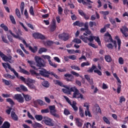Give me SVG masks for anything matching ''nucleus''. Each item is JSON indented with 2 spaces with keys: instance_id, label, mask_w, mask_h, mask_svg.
I'll return each mask as SVG.
<instances>
[{
  "instance_id": "obj_1",
  "label": "nucleus",
  "mask_w": 128,
  "mask_h": 128,
  "mask_svg": "<svg viewBox=\"0 0 128 128\" xmlns=\"http://www.w3.org/2000/svg\"><path fill=\"white\" fill-rule=\"evenodd\" d=\"M30 72L32 74V76H36V78L38 80H44V78L40 77L44 76V78H50V76H54L58 80V76L54 72H50V71L46 70L44 68H42L39 70V73L36 72L34 70H30Z\"/></svg>"
},
{
  "instance_id": "obj_2",
  "label": "nucleus",
  "mask_w": 128,
  "mask_h": 128,
  "mask_svg": "<svg viewBox=\"0 0 128 128\" xmlns=\"http://www.w3.org/2000/svg\"><path fill=\"white\" fill-rule=\"evenodd\" d=\"M80 38L84 42H85V44H88V42H92L94 40L96 42H98V44H100V40L98 36L96 37V36H90L88 38V36H80Z\"/></svg>"
},
{
  "instance_id": "obj_3",
  "label": "nucleus",
  "mask_w": 128,
  "mask_h": 128,
  "mask_svg": "<svg viewBox=\"0 0 128 128\" xmlns=\"http://www.w3.org/2000/svg\"><path fill=\"white\" fill-rule=\"evenodd\" d=\"M104 40L106 42H112L114 45V48L116 49L118 48V44H116V41L112 39V35L110 34L108 32H107L104 34Z\"/></svg>"
},
{
  "instance_id": "obj_4",
  "label": "nucleus",
  "mask_w": 128,
  "mask_h": 128,
  "mask_svg": "<svg viewBox=\"0 0 128 128\" xmlns=\"http://www.w3.org/2000/svg\"><path fill=\"white\" fill-rule=\"evenodd\" d=\"M0 56L4 60V62H10V64H14V60H12V56L10 55L8 56H6V55L4 54L2 51L0 50Z\"/></svg>"
},
{
  "instance_id": "obj_5",
  "label": "nucleus",
  "mask_w": 128,
  "mask_h": 128,
  "mask_svg": "<svg viewBox=\"0 0 128 128\" xmlns=\"http://www.w3.org/2000/svg\"><path fill=\"white\" fill-rule=\"evenodd\" d=\"M34 58L36 62L37 66L38 68H44V66L45 64L44 59L38 56H35Z\"/></svg>"
},
{
  "instance_id": "obj_6",
  "label": "nucleus",
  "mask_w": 128,
  "mask_h": 128,
  "mask_svg": "<svg viewBox=\"0 0 128 128\" xmlns=\"http://www.w3.org/2000/svg\"><path fill=\"white\" fill-rule=\"evenodd\" d=\"M64 98H65V100H66L67 102H68V104H69L72 106L74 112H78V106H76V101H73L72 104V102H70V100L68 97L66 96H64Z\"/></svg>"
},
{
  "instance_id": "obj_7",
  "label": "nucleus",
  "mask_w": 128,
  "mask_h": 128,
  "mask_svg": "<svg viewBox=\"0 0 128 128\" xmlns=\"http://www.w3.org/2000/svg\"><path fill=\"white\" fill-rule=\"evenodd\" d=\"M35 82H36L35 80L28 78L27 79L26 84V86H28L29 88H30L31 90H36V86L34 84Z\"/></svg>"
},
{
  "instance_id": "obj_8",
  "label": "nucleus",
  "mask_w": 128,
  "mask_h": 128,
  "mask_svg": "<svg viewBox=\"0 0 128 128\" xmlns=\"http://www.w3.org/2000/svg\"><path fill=\"white\" fill-rule=\"evenodd\" d=\"M44 122L46 124V126H54V120L48 116L44 117Z\"/></svg>"
},
{
  "instance_id": "obj_9",
  "label": "nucleus",
  "mask_w": 128,
  "mask_h": 128,
  "mask_svg": "<svg viewBox=\"0 0 128 128\" xmlns=\"http://www.w3.org/2000/svg\"><path fill=\"white\" fill-rule=\"evenodd\" d=\"M94 72H95V74H97L98 76H102V73L100 70L97 69L96 66L94 64L92 65V66L88 70V72H94Z\"/></svg>"
},
{
  "instance_id": "obj_10",
  "label": "nucleus",
  "mask_w": 128,
  "mask_h": 128,
  "mask_svg": "<svg viewBox=\"0 0 128 128\" xmlns=\"http://www.w3.org/2000/svg\"><path fill=\"white\" fill-rule=\"evenodd\" d=\"M58 38L64 40V42H66L70 40V35L68 33L63 32L58 35Z\"/></svg>"
},
{
  "instance_id": "obj_11",
  "label": "nucleus",
  "mask_w": 128,
  "mask_h": 128,
  "mask_svg": "<svg viewBox=\"0 0 128 128\" xmlns=\"http://www.w3.org/2000/svg\"><path fill=\"white\" fill-rule=\"evenodd\" d=\"M72 98H81V100H84V95L80 94V91L78 88H76L75 91L73 94Z\"/></svg>"
},
{
  "instance_id": "obj_12",
  "label": "nucleus",
  "mask_w": 128,
  "mask_h": 128,
  "mask_svg": "<svg viewBox=\"0 0 128 128\" xmlns=\"http://www.w3.org/2000/svg\"><path fill=\"white\" fill-rule=\"evenodd\" d=\"M84 108H86V110H85V116H88L89 118H92V114H90V105L88 103L86 102L84 104Z\"/></svg>"
},
{
  "instance_id": "obj_13",
  "label": "nucleus",
  "mask_w": 128,
  "mask_h": 128,
  "mask_svg": "<svg viewBox=\"0 0 128 128\" xmlns=\"http://www.w3.org/2000/svg\"><path fill=\"white\" fill-rule=\"evenodd\" d=\"M14 98L18 102H20V104H22L24 102V98L22 96V94H15Z\"/></svg>"
},
{
  "instance_id": "obj_14",
  "label": "nucleus",
  "mask_w": 128,
  "mask_h": 128,
  "mask_svg": "<svg viewBox=\"0 0 128 128\" xmlns=\"http://www.w3.org/2000/svg\"><path fill=\"white\" fill-rule=\"evenodd\" d=\"M33 38H38V40H42L46 38V36L42 35V34L40 33H34L32 34Z\"/></svg>"
},
{
  "instance_id": "obj_15",
  "label": "nucleus",
  "mask_w": 128,
  "mask_h": 128,
  "mask_svg": "<svg viewBox=\"0 0 128 128\" xmlns=\"http://www.w3.org/2000/svg\"><path fill=\"white\" fill-rule=\"evenodd\" d=\"M27 62H28L31 68H33L34 70L36 72H38V74L40 73V70H42V68H36L34 66H33V64H34V62L33 60H27Z\"/></svg>"
},
{
  "instance_id": "obj_16",
  "label": "nucleus",
  "mask_w": 128,
  "mask_h": 128,
  "mask_svg": "<svg viewBox=\"0 0 128 128\" xmlns=\"http://www.w3.org/2000/svg\"><path fill=\"white\" fill-rule=\"evenodd\" d=\"M78 12L79 14H80V16H82L83 18H84V20H90V16L84 13V11L82 10H78Z\"/></svg>"
},
{
  "instance_id": "obj_17",
  "label": "nucleus",
  "mask_w": 128,
  "mask_h": 128,
  "mask_svg": "<svg viewBox=\"0 0 128 128\" xmlns=\"http://www.w3.org/2000/svg\"><path fill=\"white\" fill-rule=\"evenodd\" d=\"M64 76L66 78V82H72V80H74V76H72V74H66L64 75Z\"/></svg>"
},
{
  "instance_id": "obj_18",
  "label": "nucleus",
  "mask_w": 128,
  "mask_h": 128,
  "mask_svg": "<svg viewBox=\"0 0 128 128\" xmlns=\"http://www.w3.org/2000/svg\"><path fill=\"white\" fill-rule=\"evenodd\" d=\"M56 30V21H52V24L50 26V32H54Z\"/></svg>"
},
{
  "instance_id": "obj_19",
  "label": "nucleus",
  "mask_w": 128,
  "mask_h": 128,
  "mask_svg": "<svg viewBox=\"0 0 128 128\" xmlns=\"http://www.w3.org/2000/svg\"><path fill=\"white\" fill-rule=\"evenodd\" d=\"M8 32H10V34L12 35V36H13L14 38H18V40H22V37L20 36V35H16L14 34L12 32V30H9Z\"/></svg>"
},
{
  "instance_id": "obj_20",
  "label": "nucleus",
  "mask_w": 128,
  "mask_h": 128,
  "mask_svg": "<svg viewBox=\"0 0 128 128\" xmlns=\"http://www.w3.org/2000/svg\"><path fill=\"white\" fill-rule=\"evenodd\" d=\"M115 38L117 40V44H118V50H120V46H122V40L118 36H116Z\"/></svg>"
},
{
  "instance_id": "obj_21",
  "label": "nucleus",
  "mask_w": 128,
  "mask_h": 128,
  "mask_svg": "<svg viewBox=\"0 0 128 128\" xmlns=\"http://www.w3.org/2000/svg\"><path fill=\"white\" fill-rule=\"evenodd\" d=\"M19 68L20 70V72L24 74H26L27 76H30V72L22 68V66H19Z\"/></svg>"
},
{
  "instance_id": "obj_22",
  "label": "nucleus",
  "mask_w": 128,
  "mask_h": 128,
  "mask_svg": "<svg viewBox=\"0 0 128 128\" xmlns=\"http://www.w3.org/2000/svg\"><path fill=\"white\" fill-rule=\"evenodd\" d=\"M11 117L12 118V120H18V115L16 114V112H11Z\"/></svg>"
},
{
  "instance_id": "obj_23",
  "label": "nucleus",
  "mask_w": 128,
  "mask_h": 128,
  "mask_svg": "<svg viewBox=\"0 0 128 128\" xmlns=\"http://www.w3.org/2000/svg\"><path fill=\"white\" fill-rule=\"evenodd\" d=\"M84 78L90 84H94V81L92 80H92H90V75L86 74L84 75Z\"/></svg>"
},
{
  "instance_id": "obj_24",
  "label": "nucleus",
  "mask_w": 128,
  "mask_h": 128,
  "mask_svg": "<svg viewBox=\"0 0 128 128\" xmlns=\"http://www.w3.org/2000/svg\"><path fill=\"white\" fill-rule=\"evenodd\" d=\"M10 128V123L8 121H5L2 125L1 128Z\"/></svg>"
},
{
  "instance_id": "obj_25",
  "label": "nucleus",
  "mask_w": 128,
  "mask_h": 128,
  "mask_svg": "<svg viewBox=\"0 0 128 128\" xmlns=\"http://www.w3.org/2000/svg\"><path fill=\"white\" fill-rule=\"evenodd\" d=\"M80 119L78 118H76V124L78 128H82V122H80Z\"/></svg>"
},
{
  "instance_id": "obj_26",
  "label": "nucleus",
  "mask_w": 128,
  "mask_h": 128,
  "mask_svg": "<svg viewBox=\"0 0 128 128\" xmlns=\"http://www.w3.org/2000/svg\"><path fill=\"white\" fill-rule=\"evenodd\" d=\"M74 26H84V23L83 22H80L78 20L75 22L74 24H73Z\"/></svg>"
},
{
  "instance_id": "obj_27",
  "label": "nucleus",
  "mask_w": 128,
  "mask_h": 128,
  "mask_svg": "<svg viewBox=\"0 0 128 128\" xmlns=\"http://www.w3.org/2000/svg\"><path fill=\"white\" fill-rule=\"evenodd\" d=\"M22 96L25 98V100L26 102H30V100H32V96H30L29 94H22Z\"/></svg>"
},
{
  "instance_id": "obj_28",
  "label": "nucleus",
  "mask_w": 128,
  "mask_h": 128,
  "mask_svg": "<svg viewBox=\"0 0 128 128\" xmlns=\"http://www.w3.org/2000/svg\"><path fill=\"white\" fill-rule=\"evenodd\" d=\"M4 78H6L7 80H8V78H10L11 80H14L16 78L14 76H12L8 74H4Z\"/></svg>"
},
{
  "instance_id": "obj_29",
  "label": "nucleus",
  "mask_w": 128,
  "mask_h": 128,
  "mask_svg": "<svg viewBox=\"0 0 128 128\" xmlns=\"http://www.w3.org/2000/svg\"><path fill=\"white\" fill-rule=\"evenodd\" d=\"M105 60L107 62H112V57L110 55H106L104 56Z\"/></svg>"
},
{
  "instance_id": "obj_30",
  "label": "nucleus",
  "mask_w": 128,
  "mask_h": 128,
  "mask_svg": "<svg viewBox=\"0 0 128 128\" xmlns=\"http://www.w3.org/2000/svg\"><path fill=\"white\" fill-rule=\"evenodd\" d=\"M34 128H42V125L38 122H35L34 124H32Z\"/></svg>"
},
{
  "instance_id": "obj_31",
  "label": "nucleus",
  "mask_w": 128,
  "mask_h": 128,
  "mask_svg": "<svg viewBox=\"0 0 128 128\" xmlns=\"http://www.w3.org/2000/svg\"><path fill=\"white\" fill-rule=\"evenodd\" d=\"M79 114L80 118H84V112L82 108H79Z\"/></svg>"
},
{
  "instance_id": "obj_32",
  "label": "nucleus",
  "mask_w": 128,
  "mask_h": 128,
  "mask_svg": "<svg viewBox=\"0 0 128 128\" xmlns=\"http://www.w3.org/2000/svg\"><path fill=\"white\" fill-rule=\"evenodd\" d=\"M34 118L36 120H38V122L42 120V118H44V117L42 115H36L34 116Z\"/></svg>"
},
{
  "instance_id": "obj_33",
  "label": "nucleus",
  "mask_w": 128,
  "mask_h": 128,
  "mask_svg": "<svg viewBox=\"0 0 128 128\" xmlns=\"http://www.w3.org/2000/svg\"><path fill=\"white\" fill-rule=\"evenodd\" d=\"M2 82H4L6 86H10V84H12V82L10 80H8L6 79L2 78Z\"/></svg>"
},
{
  "instance_id": "obj_34",
  "label": "nucleus",
  "mask_w": 128,
  "mask_h": 128,
  "mask_svg": "<svg viewBox=\"0 0 128 128\" xmlns=\"http://www.w3.org/2000/svg\"><path fill=\"white\" fill-rule=\"evenodd\" d=\"M10 20L12 22L13 24H16V20L14 19V17L13 16L10 15Z\"/></svg>"
},
{
  "instance_id": "obj_35",
  "label": "nucleus",
  "mask_w": 128,
  "mask_h": 128,
  "mask_svg": "<svg viewBox=\"0 0 128 128\" xmlns=\"http://www.w3.org/2000/svg\"><path fill=\"white\" fill-rule=\"evenodd\" d=\"M48 51V50L44 48H40L38 50V54H42V52H46Z\"/></svg>"
},
{
  "instance_id": "obj_36",
  "label": "nucleus",
  "mask_w": 128,
  "mask_h": 128,
  "mask_svg": "<svg viewBox=\"0 0 128 128\" xmlns=\"http://www.w3.org/2000/svg\"><path fill=\"white\" fill-rule=\"evenodd\" d=\"M18 78V80H21L22 82H23L25 83L26 84V82H28V79H26L24 76H20L19 78Z\"/></svg>"
},
{
  "instance_id": "obj_37",
  "label": "nucleus",
  "mask_w": 128,
  "mask_h": 128,
  "mask_svg": "<svg viewBox=\"0 0 128 128\" xmlns=\"http://www.w3.org/2000/svg\"><path fill=\"white\" fill-rule=\"evenodd\" d=\"M6 102H9L11 106H14V102L12 100V99L10 98H7L6 100Z\"/></svg>"
},
{
  "instance_id": "obj_38",
  "label": "nucleus",
  "mask_w": 128,
  "mask_h": 128,
  "mask_svg": "<svg viewBox=\"0 0 128 128\" xmlns=\"http://www.w3.org/2000/svg\"><path fill=\"white\" fill-rule=\"evenodd\" d=\"M85 32L86 33H84L83 35H82L84 36H88V34H92V31L89 28L86 29Z\"/></svg>"
},
{
  "instance_id": "obj_39",
  "label": "nucleus",
  "mask_w": 128,
  "mask_h": 128,
  "mask_svg": "<svg viewBox=\"0 0 128 128\" xmlns=\"http://www.w3.org/2000/svg\"><path fill=\"white\" fill-rule=\"evenodd\" d=\"M42 85L45 88H49L50 87V83L48 81H44L42 82Z\"/></svg>"
},
{
  "instance_id": "obj_40",
  "label": "nucleus",
  "mask_w": 128,
  "mask_h": 128,
  "mask_svg": "<svg viewBox=\"0 0 128 128\" xmlns=\"http://www.w3.org/2000/svg\"><path fill=\"white\" fill-rule=\"evenodd\" d=\"M70 68L72 70H80V66L76 65H72L70 66Z\"/></svg>"
},
{
  "instance_id": "obj_41",
  "label": "nucleus",
  "mask_w": 128,
  "mask_h": 128,
  "mask_svg": "<svg viewBox=\"0 0 128 128\" xmlns=\"http://www.w3.org/2000/svg\"><path fill=\"white\" fill-rule=\"evenodd\" d=\"M102 120L104 122H106V124H110V120H108V118L104 116L102 118Z\"/></svg>"
},
{
  "instance_id": "obj_42",
  "label": "nucleus",
  "mask_w": 128,
  "mask_h": 128,
  "mask_svg": "<svg viewBox=\"0 0 128 128\" xmlns=\"http://www.w3.org/2000/svg\"><path fill=\"white\" fill-rule=\"evenodd\" d=\"M113 76H114V78H116V80H117L118 82L120 84H122V81H120V78H118V75L116 74V73H114L113 74Z\"/></svg>"
},
{
  "instance_id": "obj_43",
  "label": "nucleus",
  "mask_w": 128,
  "mask_h": 128,
  "mask_svg": "<svg viewBox=\"0 0 128 128\" xmlns=\"http://www.w3.org/2000/svg\"><path fill=\"white\" fill-rule=\"evenodd\" d=\"M20 8L21 12H24V2H21Z\"/></svg>"
},
{
  "instance_id": "obj_44",
  "label": "nucleus",
  "mask_w": 128,
  "mask_h": 128,
  "mask_svg": "<svg viewBox=\"0 0 128 128\" xmlns=\"http://www.w3.org/2000/svg\"><path fill=\"white\" fill-rule=\"evenodd\" d=\"M1 38L4 42H5V44H8V39H6V36H4V35H2Z\"/></svg>"
},
{
  "instance_id": "obj_45",
  "label": "nucleus",
  "mask_w": 128,
  "mask_h": 128,
  "mask_svg": "<svg viewBox=\"0 0 128 128\" xmlns=\"http://www.w3.org/2000/svg\"><path fill=\"white\" fill-rule=\"evenodd\" d=\"M28 48L30 50H31V52L34 53L36 52V49L38 48L37 47L35 46V49H34V48H32V46H28Z\"/></svg>"
},
{
  "instance_id": "obj_46",
  "label": "nucleus",
  "mask_w": 128,
  "mask_h": 128,
  "mask_svg": "<svg viewBox=\"0 0 128 128\" xmlns=\"http://www.w3.org/2000/svg\"><path fill=\"white\" fill-rule=\"evenodd\" d=\"M16 52L18 54H20V56H22V58H24V52H22V50H20V49L17 50Z\"/></svg>"
},
{
  "instance_id": "obj_47",
  "label": "nucleus",
  "mask_w": 128,
  "mask_h": 128,
  "mask_svg": "<svg viewBox=\"0 0 128 128\" xmlns=\"http://www.w3.org/2000/svg\"><path fill=\"white\" fill-rule=\"evenodd\" d=\"M16 14L17 16H18V18H21L20 12V10L18 8L16 9Z\"/></svg>"
},
{
  "instance_id": "obj_48",
  "label": "nucleus",
  "mask_w": 128,
  "mask_h": 128,
  "mask_svg": "<svg viewBox=\"0 0 128 128\" xmlns=\"http://www.w3.org/2000/svg\"><path fill=\"white\" fill-rule=\"evenodd\" d=\"M20 88H21V90H23V92H28V88H26V86L21 84L20 85Z\"/></svg>"
},
{
  "instance_id": "obj_49",
  "label": "nucleus",
  "mask_w": 128,
  "mask_h": 128,
  "mask_svg": "<svg viewBox=\"0 0 128 128\" xmlns=\"http://www.w3.org/2000/svg\"><path fill=\"white\" fill-rule=\"evenodd\" d=\"M102 16H108L110 14V12L108 11H101L100 12Z\"/></svg>"
},
{
  "instance_id": "obj_50",
  "label": "nucleus",
  "mask_w": 128,
  "mask_h": 128,
  "mask_svg": "<svg viewBox=\"0 0 128 128\" xmlns=\"http://www.w3.org/2000/svg\"><path fill=\"white\" fill-rule=\"evenodd\" d=\"M124 60L122 57H120L118 58V63L120 64H124Z\"/></svg>"
},
{
  "instance_id": "obj_51",
  "label": "nucleus",
  "mask_w": 128,
  "mask_h": 128,
  "mask_svg": "<svg viewBox=\"0 0 128 128\" xmlns=\"http://www.w3.org/2000/svg\"><path fill=\"white\" fill-rule=\"evenodd\" d=\"M70 60H76V55H71L68 56Z\"/></svg>"
},
{
  "instance_id": "obj_52",
  "label": "nucleus",
  "mask_w": 128,
  "mask_h": 128,
  "mask_svg": "<svg viewBox=\"0 0 128 128\" xmlns=\"http://www.w3.org/2000/svg\"><path fill=\"white\" fill-rule=\"evenodd\" d=\"M48 112H50V110H48V108L41 110L42 114H48Z\"/></svg>"
},
{
  "instance_id": "obj_53",
  "label": "nucleus",
  "mask_w": 128,
  "mask_h": 128,
  "mask_svg": "<svg viewBox=\"0 0 128 128\" xmlns=\"http://www.w3.org/2000/svg\"><path fill=\"white\" fill-rule=\"evenodd\" d=\"M74 42H76V44H82V40H80V39H78V38H74L73 40Z\"/></svg>"
},
{
  "instance_id": "obj_54",
  "label": "nucleus",
  "mask_w": 128,
  "mask_h": 128,
  "mask_svg": "<svg viewBox=\"0 0 128 128\" xmlns=\"http://www.w3.org/2000/svg\"><path fill=\"white\" fill-rule=\"evenodd\" d=\"M6 66H8V70H10L11 72H14V71H16V70H14V68H12L10 64L7 63Z\"/></svg>"
},
{
  "instance_id": "obj_55",
  "label": "nucleus",
  "mask_w": 128,
  "mask_h": 128,
  "mask_svg": "<svg viewBox=\"0 0 128 128\" xmlns=\"http://www.w3.org/2000/svg\"><path fill=\"white\" fill-rule=\"evenodd\" d=\"M37 102L40 104V106H44V102L40 100H36Z\"/></svg>"
},
{
  "instance_id": "obj_56",
  "label": "nucleus",
  "mask_w": 128,
  "mask_h": 128,
  "mask_svg": "<svg viewBox=\"0 0 128 128\" xmlns=\"http://www.w3.org/2000/svg\"><path fill=\"white\" fill-rule=\"evenodd\" d=\"M109 20L112 24L113 26H116V20H114V18H110L109 19Z\"/></svg>"
},
{
  "instance_id": "obj_57",
  "label": "nucleus",
  "mask_w": 128,
  "mask_h": 128,
  "mask_svg": "<svg viewBox=\"0 0 128 128\" xmlns=\"http://www.w3.org/2000/svg\"><path fill=\"white\" fill-rule=\"evenodd\" d=\"M30 14H32V16H34V7L31 6L30 10Z\"/></svg>"
},
{
  "instance_id": "obj_58",
  "label": "nucleus",
  "mask_w": 128,
  "mask_h": 128,
  "mask_svg": "<svg viewBox=\"0 0 128 128\" xmlns=\"http://www.w3.org/2000/svg\"><path fill=\"white\" fill-rule=\"evenodd\" d=\"M121 88H122V85H120V84H118V88H117L118 94H120Z\"/></svg>"
},
{
  "instance_id": "obj_59",
  "label": "nucleus",
  "mask_w": 128,
  "mask_h": 128,
  "mask_svg": "<svg viewBox=\"0 0 128 128\" xmlns=\"http://www.w3.org/2000/svg\"><path fill=\"white\" fill-rule=\"evenodd\" d=\"M70 72L72 74L75 76H76V78H78V76H80V74L74 71H72Z\"/></svg>"
},
{
  "instance_id": "obj_60",
  "label": "nucleus",
  "mask_w": 128,
  "mask_h": 128,
  "mask_svg": "<svg viewBox=\"0 0 128 128\" xmlns=\"http://www.w3.org/2000/svg\"><path fill=\"white\" fill-rule=\"evenodd\" d=\"M122 102H126V98L124 96H121L120 98V104H122Z\"/></svg>"
},
{
  "instance_id": "obj_61",
  "label": "nucleus",
  "mask_w": 128,
  "mask_h": 128,
  "mask_svg": "<svg viewBox=\"0 0 128 128\" xmlns=\"http://www.w3.org/2000/svg\"><path fill=\"white\" fill-rule=\"evenodd\" d=\"M64 114L66 116H68V114H70V112L66 108H64Z\"/></svg>"
},
{
  "instance_id": "obj_62",
  "label": "nucleus",
  "mask_w": 128,
  "mask_h": 128,
  "mask_svg": "<svg viewBox=\"0 0 128 128\" xmlns=\"http://www.w3.org/2000/svg\"><path fill=\"white\" fill-rule=\"evenodd\" d=\"M120 31L121 32L122 34H124V36L125 38H128V34L126 33V32H124V30H122V28H120Z\"/></svg>"
},
{
  "instance_id": "obj_63",
  "label": "nucleus",
  "mask_w": 128,
  "mask_h": 128,
  "mask_svg": "<svg viewBox=\"0 0 128 128\" xmlns=\"http://www.w3.org/2000/svg\"><path fill=\"white\" fill-rule=\"evenodd\" d=\"M63 10L62 6H58V14H62Z\"/></svg>"
},
{
  "instance_id": "obj_64",
  "label": "nucleus",
  "mask_w": 128,
  "mask_h": 128,
  "mask_svg": "<svg viewBox=\"0 0 128 128\" xmlns=\"http://www.w3.org/2000/svg\"><path fill=\"white\" fill-rule=\"evenodd\" d=\"M106 46L108 47V48H110L111 50H112L114 48V45H112V44L110 43L106 45Z\"/></svg>"
}]
</instances>
